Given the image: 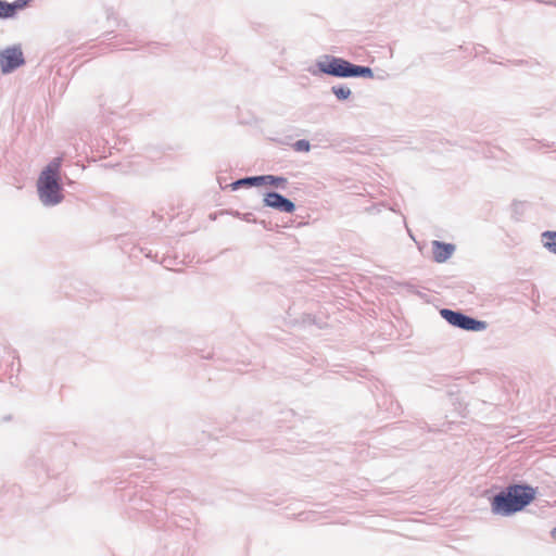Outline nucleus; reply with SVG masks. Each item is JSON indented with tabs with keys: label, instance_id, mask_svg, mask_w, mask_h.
Here are the masks:
<instances>
[{
	"label": "nucleus",
	"instance_id": "f257e3e1",
	"mask_svg": "<svg viewBox=\"0 0 556 556\" xmlns=\"http://www.w3.org/2000/svg\"><path fill=\"white\" fill-rule=\"evenodd\" d=\"M534 498V490L526 485H510L506 492L495 495L492 509L496 514L510 515L521 510Z\"/></svg>",
	"mask_w": 556,
	"mask_h": 556
},
{
	"label": "nucleus",
	"instance_id": "f03ea898",
	"mask_svg": "<svg viewBox=\"0 0 556 556\" xmlns=\"http://www.w3.org/2000/svg\"><path fill=\"white\" fill-rule=\"evenodd\" d=\"M62 160L60 157L51 161L41 172L37 188L40 200L46 205H54L62 201L60 168Z\"/></svg>",
	"mask_w": 556,
	"mask_h": 556
},
{
	"label": "nucleus",
	"instance_id": "7ed1b4c3",
	"mask_svg": "<svg viewBox=\"0 0 556 556\" xmlns=\"http://www.w3.org/2000/svg\"><path fill=\"white\" fill-rule=\"evenodd\" d=\"M319 70L328 75L337 77L371 76V70L366 66L354 65L340 58H326L318 63Z\"/></svg>",
	"mask_w": 556,
	"mask_h": 556
},
{
	"label": "nucleus",
	"instance_id": "20e7f679",
	"mask_svg": "<svg viewBox=\"0 0 556 556\" xmlns=\"http://www.w3.org/2000/svg\"><path fill=\"white\" fill-rule=\"evenodd\" d=\"M441 316L451 325L465 329V330H481L484 328L482 321L476 320L459 312H454L447 308L441 311Z\"/></svg>",
	"mask_w": 556,
	"mask_h": 556
},
{
	"label": "nucleus",
	"instance_id": "39448f33",
	"mask_svg": "<svg viewBox=\"0 0 556 556\" xmlns=\"http://www.w3.org/2000/svg\"><path fill=\"white\" fill-rule=\"evenodd\" d=\"M23 63V53L18 48H8L0 53V67L3 73H9Z\"/></svg>",
	"mask_w": 556,
	"mask_h": 556
},
{
	"label": "nucleus",
	"instance_id": "423d86ee",
	"mask_svg": "<svg viewBox=\"0 0 556 556\" xmlns=\"http://www.w3.org/2000/svg\"><path fill=\"white\" fill-rule=\"evenodd\" d=\"M287 182L286 178L276 177L271 175L257 176L240 179L232 184L233 189L241 186H260V185H271V186H283Z\"/></svg>",
	"mask_w": 556,
	"mask_h": 556
},
{
	"label": "nucleus",
	"instance_id": "0eeeda50",
	"mask_svg": "<svg viewBox=\"0 0 556 556\" xmlns=\"http://www.w3.org/2000/svg\"><path fill=\"white\" fill-rule=\"evenodd\" d=\"M264 202L267 206L286 213H292L295 210L294 204L290 200L276 192L267 193L264 198Z\"/></svg>",
	"mask_w": 556,
	"mask_h": 556
},
{
	"label": "nucleus",
	"instance_id": "6e6552de",
	"mask_svg": "<svg viewBox=\"0 0 556 556\" xmlns=\"http://www.w3.org/2000/svg\"><path fill=\"white\" fill-rule=\"evenodd\" d=\"M433 257L437 262L446 261L454 252V247L448 243L433 241L432 243Z\"/></svg>",
	"mask_w": 556,
	"mask_h": 556
},
{
	"label": "nucleus",
	"instance_id": "1a4fd4ad",
	"mask_svg": "<svg viewBox=\"0 0 556 556\" xmlns=\"http://www.w3.org/2000/svg\"><path fill=\"white\" fill-rule=\"evenodd\" d=\"M23 4L18 1L14 3H8L5 1L0 0V18H8L15 15L18 9H22Z\"/></svg>",
	"mask_w": 556,
	"mask_h": 556
},
{
	"label": "nucleus",
	"instance_id": "9d476101",
	"mask_svg": "<svg viewBox=\"0 0 556 556\" xmlns=\"http://www.w3.org/2000/svg\"><path fill=\"white\" fill-rule=\"evenodd\" d=\"M544 247L556 254V231H546L542 235Z\"/></svg>",
	"mask_w": 556,
	"mask_h": 556
},
{
	"label": "nucleus",
	"instance_id": "9b49d317",
	"mask_svg": "<svg viewBox=\"0 0 556 556\" xmlns=\"http://www.w3.org/2000/svg\"><path fill=\"white\" fill-rule=\"evenodd\" d=\"M333 93L338 99L344 100L348 99L351 94V90L348 87L339 86L332 88Z\"/></svg>",
	"mask_w": 556,
	"mask_h": 556
},
{
	"label": "nucleus",
	"instance_id": "f8f14e48",
	"mask_svg": "<svg viewBox=\"0 0 556 556\" xmlns=\"http://www.w3.org/2000/svg\"><path fill=\"white\" fill-rule=\"evenodd\" d=\"M309 148H311V144L307 140H298L294 144H293V149L298 152H308L309 151Z\"/></svg>",
	"mask_w": 556,
	"mask_h": 556
},
{
	"label": "nucleus",
	"instance_id": "ddd939ff",
	"mask_svg": "<svg viewBox=\"0 0 556 556\" xmlns=\"http://www.w3.org/2000/svg\"><path fill=\"white\" fill-rule=\"evenodd\" d=\"M552 534L556 539V528L552 531Z\"/></svg>",
	"mask_w": 556,
	"mask_h": 556
}]
</instances>
